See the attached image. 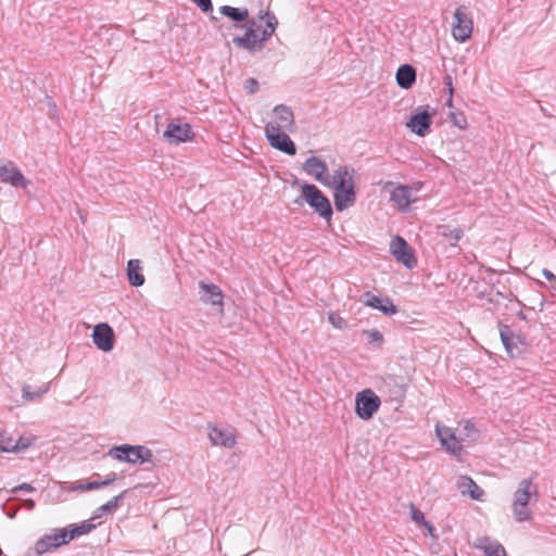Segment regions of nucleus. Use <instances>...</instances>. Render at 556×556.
Instances as JSON below:
<instances>
[{
  "label": "nucleus",
  "mask_w": 556,
  "mask_h": 556,
  "mask_svg": "<svg viewBox=\"0 0 556 556\" xmlns=\"http://www.w3.org/2000/svg\"><path fill=\"white\" fill-rule=\"evenodd\" d=\"M302 195L294 200V204L302 206L306 202L309 207L325 219H330L333 211L329 199L312 184H303Z\"/></svg>",
  "instance_id": "obj_1"
},
{
  "label": "nucleus",
  "mask_w": 556,
  "mask_h": 556,
  "mask_svg": "<svg viewBox=\"0 0 556 556\" xmlns=\"http://www.w3.org/2000/svg\"><path fill=\"white\" fill-rule=\"evenodd\" d=\"M536 493V485L531 479H523L519 482L514 494L513 511L518 522L528 521L532 515L528 508L531 495Z\"/></svg>",
  "instance_id": "obj_2"
},
{
  "label": "nucleus",
  "mask_w": 556,
  "mask_h": 556,
  "mask_svg": "<svg viewBox=\"0 0 556 556\" xmlns=\"http://www.w3.org/2000/svg\"><path fill=\"white\" fill-rule=\"evenodd\" d=\"M109 455L119 462H126L129 464L151 462L153 456L151 450L141 445L129 444L112 447L109 451Z\"/></svg>",
  "instance_id": "obj_3"
},
{
  "label": "nucleus",
  "mask_w": 556,
  "mask_h": 556,
  "mask_svg": "<svg viewBox=\"0 0 556 556\" xmlns=\"http://www.w3.org/2000/svg\"><path fill=\"white\" fill-rule=\"evenodd\" d=\"M380 404V397L371 389H365L356 394L355 413L361 419L368 420L379 409Z\"/></svg>",
  "instance_id": "obj_4"
},
{
  "label": "nucleus",
  "mask_w": 556,
  "mask_h": 556,
  "mask_svg": "<svg viewBox=\"0 0 556 556\" xmlns=\"http://www.w3.org/2000/svg\"><path fill=\"white\" fill-rule=\"evenodd\" d=\"M265 137L269 144L278 151H281L288 155H294L296 153L295 143L289 137V130L278 129L273 125H265Z\"/></svg>",
  "instance_id": "obj_5"
},
{
  "label": "nucleus",
  "mask_w": 556,
  "mask_h": 556,
  "mask_svg": "<svg viewBox=\"0 0 556 556\" xmlns=\"http://www.w3.org/2000/svg\"><path fill=\"white\" fill-rule=\"evenodd\" d=\"M454 20L455 21L452 25L453 38L458 42L467 41L472 34L473 22L467 13V8L465 5H460L455 10Z\"/></svg>",
  "instance_id": "obj_6"
},
{
  "label": "nucleus",
  "mask_w": 556,
  "mask_h": 556,
  "mask_svg": "<svg viewBox=\"0 0 556 556\" xmlns=\"http://www.w3.org/2000/svg\"><path fill=\"white\" fill-rule=\"evenodd\" d=\"M498 326L501 341L506 352L510 357L521 356L526 348L525 340L520 336L515 334L509 326L503 325L502 323H500Z\"/></svg>",
  "instance_id": "obj_7"
},
{
  "label": "nucleus",
  "mask_w": 556,
  "mask_h": 556,
  "mask_svg": "<svg viewBox=\"0 0 556 556\" xmlns=\"http://www.w3.org/2000/svg\"><path fill=\"white\" fill-rule=\"evenodd\" d=\"M68 542L67 528L56 529L39 539L35 544V549L37 554L42 555Z\"/></svg>",
  "instance_id": "obj_8"
},
{
  "label": "nucleus",
  "mask_w": 556,
  "mask_h": 556,
  "mask_svg": "<svg viewBox=\"0 0 556 556\" xmlns=\"http://www.w3.org/2000/svg\"><path fill=\"white\" fill-rule=\"evenodd\" d=\"M390 252L397 262L404 264L408 269H412L417 263L412 248L401 236L391 240Z\"/></svg>",
  "instance_id": "obj_9"
},
{
  "label": "nucleus",
  "mask_w": 556,
  "mask_h": 556,
  "mask_svg": "<svg viewBox=\"0 0 556 556\" xmlns=\"http://www.w3.org/2000/svg\"><path fill=\"white\" fill-rule=\"evenodd\" d=\"M258 25L255 18L248 21V27L244 36L235 37L232 42L236 47L248 50V51H260L263 49L258 35H257Z\"/></svg>",
  "instance_id": "obj_10"
},
{
  "label": "nucleus",
  "mask_w": 556,
  "mask_h": 556,
  "mask_svg": "<svg viewBox=\"0 0 556 556\" xmlns=\"http://www.w3.org/2000/svg\"><path fill=\"white\" fill-rule=\"evenodd\" d=\"M303 169L318 182L330 186L329 168L325 161L317 156H309L303 164Z\"/></svg>",
  "instance_id": "obj_11"
},
{
  "label": "nucleus",
  "mask_w": 556,
  "mask_h": 556,
  "mask_svg": "<svg viewBox=\"0 0 556 556\" xmlns=\"http://www.w3.org/2000/svg\"><path fill=\"white\" fill-rule=\"evenodd\" d=\"M359 301L368 307L380 311L382 314L387 316H393L397 313V307L394 305L392 300L388 296L381 298L374 294L370 291H366L361 296Z\"/></svg>",
  "instance_id": "obj_12"
},
{
  "label": "nucleus",
  "mask_w": 556,
  "mask_h": 556,
  "mask_svg": "<svg viewBox=\"0 0 556 556\" xmlns=\"http://www.w3.org/2000/svg\"><path fill=\"white\" fill-rule=\"evenodd\" d=\"M266 125H273L278 129L293 132L295 129L294 114L289 106L278 104L273 110V119Z\"/></svg>",
  "instance_id": "obj_13"
},
{
  "label": "nucleus",
  "mask_w": 556,
  "mask_h": 556,
  "mask_svg": "<svg viewBox=\"0 0 556 556\" xmlns=\"http://www.w3.org/2000/svg\"><path fill=\"white\" fill-rule=\"evenodd\" d=\"M0 179L13 187H27L28 180L21 173L13 162H5L0 159Z\"/></svg>",
  "instance_id": "obj_14"
},
{
  "label": "nucleus",
  "mask_w": 556,
  "mask_h": 556,
  "mask_svg": "<svg viewBox=\"0 0 556 556\" xmlns=\"http://www.w3.org/2000/svg\"><path fill=\"white\" fill-rule=\"evenodd\" d=\"M92 340L94 345L103 351L110 352L114 348V331L108 324H98L93 328Z\"/></svg>",
  "instance_id": "obj_15"
},
{
  "label": "nucleus",
  "mask_w": 556,
  "mask_h": 556,
  "mask_svg": "<svg viewBox=\"0 0 556 556\" xmlns=\"http://www.w3.org/2000/svg\"><path fill=\"white\" fill-rule=\"evenodd\" d=\"M432 124V116L427 110H421L412 115L406 126L416 135L424 137Z\"/></svg>",
  "instance_id": "obj_16"
},
{
  "label": "nucleus",
  "mask_w": 556,
  "mask_h": 556,
  "mask_svg": "<svg viewBox=\"0 0 556 556\" xmlns=\"http://www.w3.org/2000/svg\"><path fill=\"white\" fill-rule=\"evenodd\" d=\"M333 200L334 206L339 212H342L349 208L350 206H353L356 202L355 185H350L343 188H336Z\"/></svg>",
  "instance_id": "obj_17"
},
{
  "label": "nucleus",
  "mask_w": 556,
  "mask_h": 556,
  "mask_svg": "<svg viewBox=\"0 0 556 556\" xmlns=\"http://www.w3.org/2000/svg\"><path fill=\"white\" fill-rule=\"evenodd\" d=\"M437 435L441 444L453 455L458 456L462 452V445L457 441L453 430L446 426H435Z\"/></svg>",
  "instance_id": "obj_18"
},
{
  "label": "nucleus",
  "mask_w": 556,
  "mask_h": 556,
  "mask_svg": "<svg viewBox=\"0 0 556 556\" xmlns=\"http://www.w3.org/2000/svg\"><path fill=\"white\" fill-rule=\"evenodd\" d=\"M412 189L405 185L396 186L390 194V201L393 203L399 211L407 212L409 211V205L412 202L410 199Z\"/></svg>",
  "instance_id": "obj_19"
},
{
  "label": "nucleus",
  "mask_w": 556,
  "mask_h": 556,
  "mask_svg": "<svg viewBox=\"0 0 556 556\" xmlns=\"http://www.w3.org/2000/svg\"><path fill=\"white\" fill-rule=\"evenodd\" d=\"M200 293H201V300L204 303H210L214 306H222L223 305V292L220 288L214 283H206L204 281L199 282Z\"/></svg>",
  "instance_id": "obj_20"
},
{
  "label": "nucleus",
  "mask_w": 556,
  "mask_h": 556,
  "mask_svg": "<svg viewBox=\"0 0 556 556\" xmlns=\"http://www.w3.org/2000/svg\"><path fill=\"white\" fill-rule=\"evenodd\" d=\"M457 489L462 495H468L475 501H482L484 491L468 476H460L457 480Z\"/></svg>",
  "instance_id": "obj_21"
},
{
  "label": "nucleus",
  "mask_w": 556,
  "mask_h": 556,
  "mask_svg": "<svg viewBox=\"0 0 556 556\" xmlns=\"http://www.w3.org/2000/svg\"><path fill=\"white\" fill-rule=\"evenodd\" d=\"M164 136L168 138L169 142L179 143L190 140L192 132L188 124L180 125L169 123L164 132Z\"/></svg>",
  "instance_id": "obj_22"
},
{
  "label": "nucleus",
  "mask_w": 556,
  "mask_h": 556,
  "mask_svg": "<svg viewBox=\"0 0 556 556\" xmlns=\"http://www.w3.org/2000/svg\"><path fill=\"white\" fill-rule=\"evenodd\" d=\"M475 548L480 549L485 556H507L504 546L491 540L489 536H480L473 543Z\"/></svg>",
  "instance_id": "obj_23"
},
{
  "label": "nucleus",
  "mask_w": 556,
  "mask_h": 556,
  "mask_svg": "<svg viewBox=\"0 0 556 556\" xmlns=\"http://www.w3.org/2000/svg\"><path fill=\"white\" fill-rule=\"evenodd\" d=\"M354 173L355 169L349 165L339 166L333 172L330 185L332 186L333 189L355 185L353 179Z\"/></svg>",
  "instance_id": "obj_24"
},
{
  "label": "nucleus",
  "mask_w": 556,
  "mask_h": 556,
  "mask_svg": "<svg viewBox=\"0 0 556 556\" xmlns=\"http://www.w3.org/2000/svg\"><path fill=\"white\" fill-rule=\"evenodd\" d=\"M208 438L213 445L231 448L236 444V438L232 433L225 432L217 427H210Z\"/></svg>",
  "instance_id": "obj_25"
},
{
  "label": "nucleus",
  "mask_w": 556,
  "mask_h": 556,
  "mask_svg": "<svg viewBox=\"0 0 556 556\" xmlns=\"http://www.w3.org/2000/svg\"><path fill=\"white\" fill-rule=\"evenodd\" d=\"M396 83L403 89H409L416 81V70L410 64H403L396 71Z\"/></svg>",
  "instance_id": "obj_26"
},
{
  "label": "nucleus",
  "mask_w": 556,
  "mask_h": 556,
  "mask_svg": "<svg viewBox=\"0 0 556 556\" xmlns=\"http://www.w3.org/2000/svg\"><path fill=\"white\" fill-rule=\"evenodd\" d=\"M258 18L262 21H265V28L262 30V36L258 37L262 47H264V43L271 37V35L275 33L277 26H278V20L276 15L269 11L266 12H260Z\"/></svg>",
  "instance_id": "obj_27"
},
{
  "label": "nucleus",
  "mask_w": 556,
  "mask_h": 556,
  "mask_svg": "<svg viewBox=\"0 0 556 556\" xmlns=\"http://www.w3.org/2000/svg\"><path fill=\"white\" fill-rule=\"evenodd\" d=\"M141 262L139 260H129L127 263V277L132 287H140L146 279L141 273Z\"/></svg>",
  "instance_id": "obj_28"
},
{
  "label": "nucleus",
  "mask_w": 556,
  "mask_h": 556,
  "mask_svg": "<svg viewBox=\"0 0 556 556\" xmlns=\"http://www.w3.org/2000/svg\"><path fill=\"white\" fill-rule=\"evenodd\" d=\"M438 232L440 236L444 237L452 247H456L464 235L463 229L459 227H452L450 225L439 226Z\"/></svg>",
  "instance_id": "obj_29"
},
{
  "label": "nucleus",
  "mask_w": 556,
  "mask_h": 556,
  "mask_svg": "<svg viewBox=\"0 0 556 556\" xmlns=\"http://www.w3.org/2000/svg\"><path fill=\"white\" fill-rule=\"evenodd\" d=\"M220 14L227 16L233 22H243L249 17L248 9L235 8L230 5H223L219 8Z\"/></svg>",
  "instance_id": "obj_30"
},
{
  "label": "nucleus",
  "mask_w": 556,
  "mask_h": 556,
  "mask_svg": "<svg viewBox=\"0 0 556 556\" xmlns=\"http://www.w3.org/2000/svg\"><path fill=\"white\" fill-rule=\"evenodd\" d=\"M125 493H126V491H123L119 495L114 496L108 503H105V504L101 505L100 507H98V509L96 511V515L92 517V519L101 517L102 514H104V513H113V511H115L116 508L118 507L119 501L123 500Z\"/></svg>",
  "instance_id": "obj_31"
},
{
  "label": "nucleus",
  "mask_w": 556,
  "mask_h": 556,
  "mask_svg": "<svg viewBox=\"0 0 556 556\" xmlns=\"http://www.w3.org/2000/svg\"><path fill=\"white\" fill-rule=\"evenodd\" d=\"M96 526L93 523H90L89 521H84L80 525H74L71 529H67V535L70 541L78 538L83 534H87L91 532Z\"/></svg>",
  "instance_id": "obj_32"
},
{
  "label": "nucleus",
  "mask_w": 556,
  "mask_h": 556,
  "mask_svg": "<svg viewBox=\"0 0 556 556\" xmlns=\"http://www.w3.org/2000/svg\"><path fill=\"white\" fill-rule=\"evenodd\" d=\"M49 387H50V383H47L42 387H39L36 391H30V387L29 386H24L22 388V392H23V397L26 399L27 401H35V400H38L40 399L45 393L48 392L49 390Z\"/></svg>",
  "instance_id": "obj_33"
},
{
  "label": "nucleus",
  "mask_w": 556,
  "mask_h": 556,
  "mask_svg": "<svg viewBox=\"0 0 556 556\" xmlns=\"http://www.w3.org/2000/svg\"><path fill=\"white\" fill-rule=\"evenodd\" d=\"M364 336L367 338V342L369 344L377 343L378 346H381L383 343V336L382 333L377 329H368L364 330Z\"/></svg>",
  "instance_id": "obj_34"
},
{
  "label": "nucleus",
  "mask_w": 556,
  "mask_h": 556,
  "mask_svg": "<svg viewBox=\"0 0 556 556\" xmlns=\"http://www.w3.org/2000/svg\"><path fill=\"white\" fill-rule=\"evenodd\" d=\"M27 444H22L20 446L18 443L11 444V440L5 441L3 435L0 433V451L2 452H17L21 448H26Z\"/></svg>",
  "instance_id": "obj_35"
},
{
  "label": "nucleus",
  "mask_w": 556,
  "mask_h": 556,
  "mask_svg": "<svg viewBox=\"0 0 556 556\" xmlns=\"http://www.w3.org/2000/svg\"><path fill=\"white\" fill-rule=\"evenodd\" d=\"M328 321L337 329L348 328V321L341 317L338 313L331 312L328 314Z\"/></svg>",
  "instance_id": "obj_36"
},
{
  "label": "nucleus",
  "mask_w": 556,
  "mask_h": 556,
  "mask_svg": "<svg viewBox=\"0 0 556 556\" xmlns=\"http://www.w3.org/2000/svg\"><path fill=\"white\" fill-rule=\"evenodd\" d=\"M450 118L458 128L464 129L466 127V118L462 113L451 112Z\"/></svg>",
  "instance_id": "obj_37"
},
{
  "label": "nucleus",
  "mask_w": 556,
  "mask_h": 556,
  "mask_svg": "<svg viewBox=\"0 0 556 556\" xmlns=\"http://www.w3.org/2000/svg\"><path fill=\"white\" fill-rule=\"evenodd\" d=\"M203 13L213 12L212 0H191Z\"/></svg>",
  "instance_id": "obj_38"
},
{
  "label": "nucleus",
  "mask_w": 556,
  "mask_h": 556,
  "mask_svg": "<svg viewBox=\"0 0 556 556\" xmlns=\"http://www.w3.org/2000/svg\"><path fill=\"white\" fill-rule=\"evenodd\" d=\"M464 431L466 432L467 438H469L472 441L476 440V438L478 435V431L471 421H469V420L465 421Z\"/></svg>",
  "instance_id": "obj_39"
},
{
  "label": "nucleus",
  "mask_w": 556,
  "mask_h": 556,
  "mask_svg": "<svg viewBox=\"0 0 556 556\" xmlns=\"http://www.w3.org/2000/svg\"><path fill=\"white\" fill-rule=\"evenodd\" d=\"M410 515H412V519L415 522L422 523V525L426 522L424 513L420 511L419 509H417L413 504L410 505Z\"/></svg>",
  "instance_id": "obj_40"
},
{
  "label": "nucleus",
  "mask_w": 556,
  "mask_h": 556,
  "mask_svg": "<svg viewBox=\"0 0 556 556\" xmlns=\"http://www.w3.org/2000/svg\"><path fill=\"white\" fill-rule=\"evenodd\" d=\"M258 81L255 78H249L244 81V88L249 93H255L258 90Z\"/></svg>",
  "instance_id": "obj_41"
},
{
  "label": "nucleus",
  "mask_w": 556,
  "mask_h": 556,
  "mask_svg": "<svg viewBox=\"0 0 556 556\" xmlns=\"http://www.w3.org/2000/svg\"><path fill=\"white\" fill-rule=\"evenodd\" d=\"M18 491H24V492H35L36 489L30 484V483H22V484H18L16 486H14L11 492L12 493H16Z\"/></svg>",
  "instance_id": "obj_42"
},
{
  "label": "nucleus",
  "mask_w": 556,
  "mask_h": 556,
  "mask_svg": "<svg viewBox=\"0 0 556 556\" xmlns=\"http://www.w3.org/2000/svg\"><path fill=\"white\" fill-rule=\"evenodd\" d=\"M443 81H444V86L445 88L447 89L448 91V94L450 96H453V92H454V88H453V79H452V76L450 74H446L443 78Z\"/></svg>",
  "instance_id": "obj_43"
},
{
  "label": "nucleus",
  "mask_w": 556,
  "mask_h": 556,
  "mask_svg": "<svg viewBox=\"0 0 556 556\" xmlns=\"http://www.w3.org/2000/svg\"><path fill=\"white\" fill-rule=\"evenodd\" d=\"M102 486H105V484H103V480L86 482V489H90V491L100 489Z\"/></svg>",
  "instance_id": "obj_44"
},
{
  "label": "nucleus",
  "mask_w": 556,
  "mask_h": 556,
  "mask_svg": "<svg viewBox=\"0 0 556 556\" xmlns=\"http://www.w3.org/2000/svg\"><path fill=\"white\" fill-rule=\"evenodd\" d=\"M116 480V473L115 472H111L106 476V478L103 480V484L106 485H110L112 484L114 481Z\"/></svg>",
  "instance_id": "obj_45"
},
{
  "label": "nucleus",
  "mask_w": 556,
  "mask_h": 556,
  "mask_svg": "<svg viewBox=\"0 0 556 556\" xmlns=\"http://www.w3.org/2000/svg\"><path fill=\"white\" fill-rule=\"evenodd\" d=\"M542 274L547 280L556 282V276L551 270L544 268Z\"/></svg>",
  "instance_id": "obj_46"
},
{
  "label": "nucleus",
  "mask_w": 556,
  "mask_h": 556,
  "mask_svg": "<svg viewBox=\"0 0 556 556\" xmlns=\"http://www.w3.org/2000/svg\"><path fill=\"white\" fill-rule=\"evenodd\" d=\"M476 292H477V296L480 298V299H486L489 301H492L491 299H489V292L484 291V290H480L478 287L475 288Z\"/></svg>",
  "instance_id": "obj_47"
},
{
  "label": "nucleus",
  "mask_w": 556,
  "mask_h": 556,
  "mask_svg": "<svg viewBox=\"0 0 556 556\" xmlns=\"http://www.w3.org/2000/svg\"><path fill=\"white\" fill-rule=\"evenodd\" d=\"M23 505L28 509V510H33L35 508V502L34 500L31 498H26L23 501Z\"/></svg>",
  "instance_id": "obj_48"
},
{
  "label": "nucleus",
  "mask_w": 556,
  "mask_h": 556,
  "mask_svg": "<svg viewBox=\"0 0 556 556\" xmlns=\"http://www.w3.org/2000/svg\"><path fill=\"white\" fill-rule=\"evenodd\" d=\"M73 491H90V489H86V483L84 482H79L78 484H76L75 486L72 488Z\"/></svg>",
  "instance_id": "obj_49"
},
{
  "label": "nucleus",
  "mask_w": 556,
  "mask_h": 556,
  "mask_svg": "<svg viewBox=\"0 0 556 556\" xmlns=\"http://www.w3.org/2000/svg\"><path fill=\"white\" fill-rule=\"evenodd\" d=\"M424 526L427 528L429 534L433 535L434 527L428 521H426Z\"/></svg>",
  "instance_id": "obj_50"
},
{
  "label": "nucleus",
  "mask_w": 556,
  "mask_h": 556,
  "mask_svg": "<svg viewBox=\"0 0 556 556\" xmlns=\"http://www.w3.org/2000/svg\"><path fill=\"white\" fill-rule=\"evenodd\" d=\"M446 106L453 108V96H450L445 102Z\"/></svg>",
  "instance_id": "obj_51"
},
{
  "label": "nucleus",
  "mask_w": 556,
  "mask_h": 556,
  "mask_svg": "<svg viewBox=\"0 0 556 556\" xmlns=\"http://www.w3.org/2000/svg\"><path fill=\"white\" fill-rule=\"evenodd\" d=\"M17 509L18 508H15V509L11 510L10 513H8V517L10 519H13L15 517L16 513H17Z\"/></svg>",
  "instance_id": "obj_52"
},
{
  "label": "nucleus",
  "mask_w": 556,
  "mask_h": 556,
  "mask_svg": "<svg viewBox=\"0 0 556 556\" xmlns=\"http://www.w3.org/2000/svg\"><path fill=\"white\" fill-rule=\"evenodd\" d=\"M0 556H2V549L0 548Z\"/></svg>",
  "instance_id": "obj_53"
}]
</instances>
